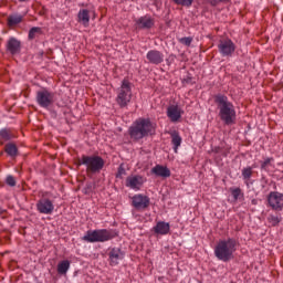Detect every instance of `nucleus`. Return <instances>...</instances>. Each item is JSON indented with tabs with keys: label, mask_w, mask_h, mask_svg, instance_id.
<instances>
[{
	"label": "nucleus",
	"mask_w": 283,
	"mask_h": 283,
	"mask_svg": "<svg viewBox=\"0 0 283 283\" xmlns=\"http://www.w3.org/2000/svg\"><path fill=\"white\" fill-rule=\"evenodd\" d=\"M214 103L218 109V117L223 125H235L238 120V113L235 112V105L229 101L227 95L218 94L214 96Z\"/></svg>",
	"instance_id": "1"
},
{
	"label": "nucleus",
	"mask_w": 283,
	"mask_h": 283,
	"mask_svg": "<svg viewBox=\"0 0 283 283\" xmlns=\"http://www.w3.org/2000/svg\"><path fill=\"white\" fill-rule=\"evenodd\" d=\"M128 134L132 140H143L156 134V124L149 118H138L129 127Z\"/></svg>",
	"instance_id": "2"
},
{
	"label": "nucleus",
	"mask_w": 283,
	"mask_h": 283,
	"mask_svg": "<svg viewBox=\"0 0 283 283\" xmlns=\"http://www.w3.org/2000/svg\"><path fill=\"white\" fill-rule=\"evenodd\" d=\"M235 251H238V240L234 238L222 239L214 247V256L220 262H231Z\"/></svg>",
	"instance_id": "3"
},
{
	"label": "nucleus",
	"mask_w": 283,
	"mask_h": 283,
	"mask_svg": "<svg viewBox=\"0 0 283 283\" xmlns=\"http://www.w3.org/2000/svg\"><path fill=\"white\" fill-rule=\"evenodd\" d=\"M78 165H84L88 178L96 174H101L105 167V159L98 155H83L78 160Z\"/></svg>",
	"instance_id": "4"
},
{
	"label": "nucleus",
	"mask_w": 283,
	"mask_h": 283,
	"mask_svg": "<svg viewBox=\"0 0 283 283\" xmlns=\"http://www.w3.org/2000/svg\"><path fill=\"white\" fill-rule=\"evenodd\" d=\"M114 238H116V232L114 230L97 229L86 231L82 240L94 244L96 242H109V240H114Z\"/></svg>",
	"instance_id": "5"
},
{
	"label": "nucleus",
	"mask_w": 283,
	"mask_h": 283,
	"mask_svg": "<svg viewBox=\"0 0 283 283\" xmlns=\"http://www.w3.org/2000/svg\"><path fill=\"white\" fill-rule=\"evenodd\" d=\"M116 103L119 107H127L132 103V83L124 80L119 88H117Z\"/></svg>",
	"instance_id": "6"
},
{
	"label": "nucleus",
	"mask_w": 283,
	"mask_h": 283,
	"mask_svg": "<svg viewBox=\"0 0 283 283\" xmlns=\"http://www.w3.org/2000/svg\"><path fill=\"white\" fill-rule=\"evenodd\" d=\"M35 101L40 107L48 109L54 105V92L48 88H41L36 92Z\"/></svg>",
	"instance_id": "7"
},
{
	"label": "nucleus",
	"mask_w": 283,
	"mask_h": 283,
	"mask_svg": "<svg viewBox=\"0 0 283 283\" xmlns=\"http://www.w3.org/2000/svg\"><path fill=\"white\" fill-rule=\"evenodd\" d=\"M219 54L221 56H233L235 54V43L231 39H222L218 43Z\"/></svg>",
	"instance_id": "8"
},
{
	"label": "nucleus",
	"mask_w": 283,
	"mask_h": 283,
	"mask_svg": "<svg viewBox=\"0 0 283 283\" xmlns=\"http://www.w3.org/2000/svg\"><path fill=\"white\" fill-rule=\"evenodd\" d=\"M147 182V178L142 175H130L126 178L125 185L133 191H140V188Z\"/></svg>",
	"instance_id": "9"
},
{
	"label": "nucleus",
	"mask_w": 283,
	"mask_h": 283,
	"mask_svg": "<svg viewBox=\"0 0 283 283\" xmlns=\"http://www.w3.org/2000/svg\"><path fill=\"white\" fill-rule=\"evenodd\" d=\"M151 200L146 195L137 193L132 197V207L137 211H145V209H148Z\"/></svg>",
	"instance_id": "10"
},
{
	"label": "nucleus",
	"mask_w": 283,
	"mask_h": 283,
	"mask_svg": "<svg viewBox=\"0 0 283 283\" xmlns=\"http://www.w3.org/2000/svg\"><path fill=\"white\" fill-rule=\"evenodd\" d=\"M36 211L44 216H52L54 213V201L42 197L35 205Z\"/></svg>",
	"instance_id": "11"
},
{
	"label": "nucleus",
	"mask_w": 283,
	"mask_h": 283,
	"mask_svg": "<svg viewBox=\"0 0 283 283\" xmlns=\"http://www.w3.org/2000/svg\"><path fill=\"white\" fill-rule=\"evenodd\" d=\"M269 206L274 211H282L283 209V193L277 191H272L268 196Z\"/></svg>",
	"instance_id": "12"
},
{
	"label": "nucleus",
	"mask_w": 283,
	"mask_h": 283,
	"mask_svg": "<svg viewBox=\"0 0 283 283\" xmlns=\"http://www.w3.org/2000/svg\"><path fill=\"white\" fill-rule=\"evenodd\" d=\"M154 25H156V20L149 14L143 15L135 20L136 30H151Z\"/></svg>",
	"instance_id": "13"
},
{
	"label": "nucleus",
	"mask_w": 283,
	"mask_h": 283,
	"mask_svg": "<svg viewBox=\"0 0 283 283\" xmlns=\"http://www.w3.org/2000/svg\"><path fill=\"white\" fill-rule=\"evenodd\" d=\"M125 259V252L119 248H112L108 250V262L111 266H118Z\"/></svg>",
	"instance_id": "14"
},
{
	"label": "nucleus",
	"mask_w": 283,
	"mask_h": 283,
	"mask_svg": "<svg viewBox=\"0 0 283 283\" xmlns=\"http://www.w3.org/2000/svg\"><path fill=\"white\" fill-rule=\"evenodd\" d=\"M146 59L153 65H160L165 61V54L158 50H150L147 52Z\"/></svg>",
	"instance_id": "15"
},
{
	"label": "nucleus",
	"mask_w": 283,
	"mask_h": 283,
	"mask_svg": "<svg viewBox=\"0 0 283 283\" xmlns=\"http://www.w3.org/2000/svg\"><path fill=\"white\" fill-rule=\"evenodd\" d=\"M167 116L171 123H178L182 118V109L178 105H170L167 108Z\"/></svg>",
	"instance_id": "16"
},
{
	"label": "nucleus",
	"mask_w": 283,
	"mask_h": 283,
	"mask_svg": "<svg viewBox=\"0 0 283 283\" xmlns=\"http://www.w3.org/2000/svg\"><path fill=\"white\" fill-rule=\"evenodd\" d=\"M153 231L156 235H168L171 231V226L169 222L158 221L155 227H153Z\"/></svg>",
	"instance_id": "17"
},
{
	"label": "nucleus",
	"mask_w": 283,
	"mask_h": 283,
	"mask_svg": "<svg viewBox=\"0 0 283 283\" xmlns=\"http://www.w3.org/2000/svg\"><path fill=\"white\" fill-rule=\"evenodd\" d=\"M150 174H154V176L159 178H169L171 176V170H169L167 166L156 165L151 168Z\"/></svg>",
	"instance_id": "18"
},
{
	"label": "nucleus",
	"mask_w": 283,
	"mask_h": 283,
	"mask_svg": "<svg viewBox=\"0 0 283 283\" xmlns=\"http://www.w3.org/2000/svg\"><path fill=\"white\" fill-rule=\"evenodd\" d=\"M7 52L12 55L19 54L21 52V41L17 40V38H10L7 42Z\"/></svg>",
	"instance_id": "19"
},
{
	"label": "nucleus",
	"mask_w": 283,
	"mask_h": 283,
	"mask_svg": "<svg viewBox=\"0 0 283 283\" xmlns=\"http://www.w3.org/2000/svg\"><path fill=\"white\" fill-rule=\"evenodd\" d=\"M77 21L81 23L84 28L90 27V10L87 9H81L77 13Z\"/></svg>",
	"instance_id": "20"
},
{
	"label": "nucleus",
	"mask_w": 283,
	"mask_h": 283,
	"mask_svg": "<svg viewBox=\"0 0 283 283\" xmlns=\"http://www.w3.org/2000/svg\"><path fill=\"white\" fill-rule=\"evenodd\" d=\"M170 138H171V145L175 154H178V147L182 145V137H180V134L176 130L170 133Z\"/></svg>",
	"instance_id": "21"
},
{
	"label": "nucleus",
	"mask_w": 283,
	"mask_h": 283,
	"mask_svg": "<svg viewBox=\"0 0 283 283\" xmlns=\"http://www.w3.org/2000/svg\"><path fill=\"white\" fill-rule=\"evenodd\" d=\"M4 151L10 158H17L19 156V148L13 143H8L4 146Z\"/></svg>",
	"instance_id": "22"
},
{
	"label": "nucleus",
	"mask_w": 283,
	"mask_h": 283,
	"mask_svg": "<svg viewBox=\"0 0 283 283\" xmlns=\"http://www.w3.org/2000/svg\"><path fill=\"white\" fill-rule=\"evenodd\" d=\"M14 138V134L11 129L3 128L0 130V144L3 145V143H8V140H12Z\"/></svg>",
	"instance_id": "23"
},
{
	"label": "nucleus",
	"mask_w": 283,
	"mask_h": 283,
	"mask_svg": "<svg viewBox=\"0 0 283 283\" xmlns=\"http://www.w3.org/2000/svg\"><path fill=\"white\" fill-rule=\"evenodd\" d=\"M70 261L63 260L57 264V273L59 275H67V272L70 271Z\"/></svg>",
	"instance_id": "24"
},
{
	"label": "nucleus",
	"mask_w": 283,
	"mask_h": 283,
	"mask_svg": "<svg viewBox=\"0 0 283 283\" xmlns=\"http://www.w3.org/2000/svg\"><path fill=\"white\" fill-rule=\"evenodd\" d=\"M21 21H23V15L19 14V13H14L8 17V25L10 28L14 27V25H19V23H21Z\"/></svg>",
	"instance_id": "25"
},
{
	"label": "nucleus",
	"mask_w": 283,
	"mask_h": 283,
	"mask_svg": "<svg viewBox=\"0 0 283 283\" xmlns=\"http://www.w3.org/2000/svg\"><path fill=\"white\" fill-rule=\"evenodd\" d=\"M241 176L243 180L249 181L251 180V177L253 176V167H245L241 170Z\"/></svg>",
	"instance_id": "26"
},
{
	"label": "nucleus",
	"mask_w": 283,
	"mask_h": 283,
	"mask_svg": "<svg viewBox=\"0 0 283 283\" xmlns=\"http://www.w3.org/2000/svg\"><path fill=\"white\" fill-rule=\"evenodd\" d=\"M273 157H266L263 161H261V170L269 171V167L273 165Z\"/></svg>",
	"instance_id": "27"
},
{
	"label": "nucleus",
	"mask_w": 283,
	"mask_h": 283,
	"mask_svg": "<svg viewBox=\"0 0 283 283\" xmlns=\"http://www.w3.org/2000/svg\"><path fill=\"white\" fill-rule=\"evenodd\" d=\"M41 33H42L41 28H39V27L31 28L29 31L30 41H32L33 39H36V36H39Z\"/></svg>",
	"instance_id": "28"
},
{
	"label": "nucleus",
	"mask_w": 283,
	"mask_h": 283,
	"mask_svg": "<svg viewBox=\"0 0 283 283\" xmlns=\"http://www.w3.org/2000/svg\"><path fill=\"white\" fill-rule=\"evenodd\" d=\"M177 6H184L186 8H191L193 0H172Z\"/></svg>",
	"instance_id": "29"
},
{
	"label": "nucleus",
	"mask_w": 283,
	"mask_h": 283,
	"mask_svg": "<svg viewBox=\"0 0 283 283\" xmlns=\"http://www.w3.org/2000/svg\"><path fill=\"white\" fill-rule=\"evenodd\" d=\"M6 182L9 187H17V179L12 175L7 176Z\"/></svg>",
	"instance_id": "30"
},
{
	"label": "nucleus",
	"mask_w": 283,
	"mask_h": 283,
	"mask_svg": "<svg viewBox=\"0 0 283 283\" xmlns=\"http://www.w3.org/2000/svg\"><path fill=\"white\" fill-rule=\"evenodd\" d=\"M269 222L272 224V227H277L280 224V217L277 216H270Z\"/></svg>",
	"instance_id": "31"
},
{
	"label": "nucleus",
	"mask_w": 283,
	"mask_h": 283,
	"mask_svg": "<svg viewBox=\"0 0 283 283\" xmlns=\"http://www.w3.org/2000/svg\"><path fill=\"white\" fill-rule=\"evenodd\" d=\"M231 193L234 200H239L240 196H242V190L240 188H235L231 191Z\"/></svg>",
	"instance_id": "32"
},
{
	"label": "nucleus",
	"mask_w": 283,
	"mask_h": 283,
	"mask_svg": "<svg viewBox=\"0 0 283 283\" xmlns=\"http://www.w3.org/2000/svg\"><path fill=\"white\" fill-rule=\"evenodd\" d=\"M125 174H127V171L124 169L123 166H119L117 174H116V178H123V176H125Z\"/></svg>",
	"instance_id": "33"
},
{
	"label": "nucleus",
	"mask_w": 283,
	"mask_h": 283,
	"mask_svg": "<svg viewBox=\"0 0 283 283\" xmlns=\"http://www.w3.org/2000/svg\"><path fill=\"white\" fill-rule=\"evenodd\" d=\"M181 43H184V45H191V38H182Z\"/></svg>",
	"instance_id": "34"
},
{
	"label": "nucleus",
	"mask_w": 283,
	"mask_h": 283,
	"mask_svg": "<svg viewBox=\"0 0 283 283\" xmlns=\"http://www.w3.org/2000/svg\"><path fill=\"white\" fill-rule=\"evenodd\" d=\"M208 3H211L212 6H217L218 3H222V1H229V0H207Z\"/></svg>",
	"instance_id": "35"
},
{
	"label": "nucleus",
	"mask_w": 283,
	"mask_h": 283,
	"mask_svg": "<svg viewBox=\"0 0 283 283\" xmlns=\"http://www.w3.org/2000/svg\"><path fill=\"white\" fill-rule=\"evenodd\" d=\"M92 192V184H87L86 187L84 188V193H90Z\"/></svg>",
	"instance_id": "36"
},
{
	"label": "nucleus",
	"mask_w": 283,
	"mask_h": 283,
	"mask_svg": "<svg viewBox=\"0 0 283 283\" xmlns=\"http://www.w3.org/2000/svg\"><path fill=\"white\" fill-rule=\"evenodd\" d=\"M6 213V209L0 208V216H3Z\"/></svg>",
	"instance_id": "37"
},
{
	"label": "nucleus",
	"mask_w": 283,
	"mask_h": 283,
	"mask_svg": "<svg viewBox=\"0 0 283 283\" xmlns=\"http://www.w3.org/2000/svg\"><path fill=\"white\" fill-rule=\"evenodd\" d=\"M20 3H25V1H30V0H19Z\"/></svg>",
	"instance_id": "38"
},
{
	"label": "nucleus",
	"mask_w": 283,
	"mask_h": 283,
	"mask_svg": "<svg viewBox=\"0 0 283 283\" xmlns=\"http://www.w3.org/2000/svg\"><path fill=\"white\" fill-rule=\"evenodd\" d=\"M252 202H253V205H255V200H253Z\"/></svg>",
	"instance_id": "39"
}]
</instances>
